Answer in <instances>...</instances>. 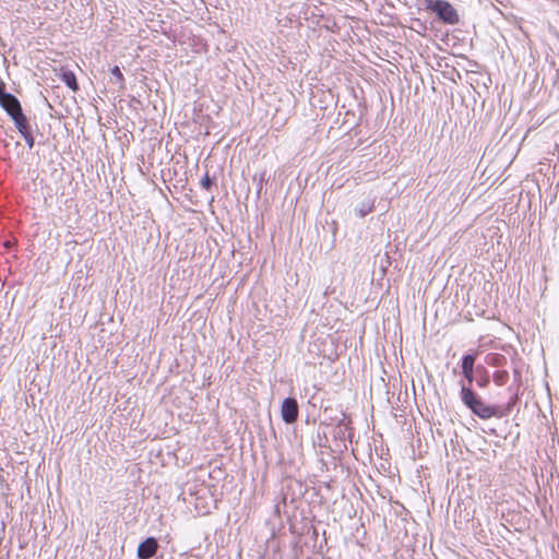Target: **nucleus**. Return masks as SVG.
Returning <instances> with one entry per match:
<instances>
[{"label":"nucleus","mask_w":559,"mask_h":559,"mask_svg":"<svg viewBox=\"0 0 559 559\" xmlns=\"http://www.w3.org/2000/svg\"><path fill=\"white\" fill-rule=\"evenodd\" d=\"M12 119V121L14 122L17 131L21 133H26V131L31 130V126L28 123V120L26 118V116L23 114V111L21 112H16V115H11L10 117Z\"/></svg>","instance_id":"7"},{"label":"nucleus","mask_w":559,"mask_h":559,"mask_svg":"<svg viewBox=\"0 0 559 559\" xmlns=\"http://www.w3.org/2000/svg\"><path fill=\"white\" fill-rule=\"evenodd\" d=\"M0 106L9 117L23 111L20 100L13 94L5 92V84L2 81H0Z\"/></svg>","instance_id":"3"},{"label":"nucleus","mask_w":559,"mask_h":559,"mask_svg":"<svg viewBox=\"0 0 559 559\" xmlns=\"http://www.w3.org/2000/svg\"><path fill=\"white\" fill-rule=\"evenodd\" d=\"M461 400L481 419H488L496 415L495 407L486 405L465 383L461 384Z\"/></svg>","instance_id":"1"},{"label":"nucleus","mask_w":559,"mask_h":559,"mask_svg":"<svg viewBox=\"0 0 559 559\" xmlns=\"http://www.w3.org/2000/svg\"><path fill=\"white\" fill-rule=\"evenodd\" d=\"M428 9L431 10L437 16L447 24H456L459 22V14L453 5L443 0L430 1Z\"/></svg>","instance_id":"2"},{"label":"nucleus","mask_w":559,"mask_h":559,"mask_svg":"<svg viewBox=\"0 0 559 559\" xmlns=\"http://www.w3.org/2000/svg\"><path fill=\"white\" fill-rule=\"evenodd\" d=\"M22 138L24 139L25 143L27 144L28 148H33L35 145V139L31 132V130L26 131V133H21Z\"/></svg>","instance_id":"10"},{"label":"nucleus","mask_w":559,"mask_h":559,"mask_svg":"<svg viewBox=\"0 0 559 559\" xmlns=\"http://www.w3.org/2000/svg\"><path fill=\"white\" fill-rule=\"evenodd\" d=\"M374 207V200L371 198H367L362 200L356 207L355 213L359 217H365L367 214L372 212Z\"/></svg>","instance_id":"9"},{"label":"nucleus","mask_w":559,"mask_h":559,"mask_svg":"<svg viewBox=\"0 0 559 559\" xmlns=\"http://www.w3.org/2000/svg\"><path fill=\"white\" fill-rule=\"evenodd\" d=\"M476 356L472 354L464 355L462 358V373L467 380L469 386L474 380V365Z\"/></svg>","instance_id":"6"},{"label":"nucleus","mask_w":559,"mask_h":559,"mask_svg":"<svg viewBox=\"0 0 559 559\" xmlns=\"http://www.w3.org/2000/svg\"><path fill=\"white\" fill-rule=\"evenodd\" d=\"M158 549V543L154 537H147L143 540L138 547V558L139 559H151L155 556Z\"/></svg>","instance_id":"5"},{"label":"nucleus","mask_w":559,"mask_h":559,"mask_svg":"<svg viewBox=\"0 0 559 559\" xmlns=\"http://www.w3.org/2000/svg\"><path fill=\"white\" fill-rule=\"evenodd\" d=\"M111 74L117 80V82L122 86V84H123V74L120 71L119 67H117V66L114 67L111 69Z\"/></svg>","instance_id":"11"},{"label":"nucleus","mask_w":559,"mask_h":559,"mask_svg":"<svg viewBox=\"0 0 559 559\" xmlns=\"http://www.w3.org/2000/svg\"><path fill=\"white\" fill-rule=\"evenodd\" d=\"M299 408L294 397H286L281 407V415L286 424H293L297 420Z\"/></svg>","instance_id":"4"},{"label":"nucleus","mask_w":559,"mask_h":559,"mask_svg":"<svg viewBox=\"0 0 559 559\" xmlns=\"http://www.w3.org/2000/svg\"><path fill=\"white\" fill-rule=\"evenodd\" d=\"M487 382H488V380L485 379V380H479L477 383L479 386H485Z\"/></svg>","instance_id":"14"},{"label":"nucleus","mask_w":559,"mask_h":559,"mask_svg":"<svg viewBox=\"0 0 559 559\" xmlns=\"http://www.w3.org/2000/svg\"><path fill=\"white\" fill-rule=\"evenodd\" d=\"M61 80L73 92L79 91V84L75 74L71 70L61 69Z\"/></svg>","instance_id":"8"},{"label":"nucleus","mask_w":559,"mask_h":559,"mask_svg":"<svg viewBox=\"0 0 559 559\" xmlns=\"http://www.w3.org/2000/svg\"><path fill=\"white\" fill-rule=\"evenodd\" d=\"M507 378H508V374H507V372H504V371L497 372V373L495 374V381H496L498 384H503V383H504V381L507 380Z\"/></svg>","instance_id":"13"},{"label":"nucleus","mask_w":559,"mask_h":559,"mask_svg":"<svg viewBox=\"0 0 559 559\" xmlns=\"http://www.w3.org/2000/svg\"><path fill=\"white\" fill-rule=\"evenodd\" d=\"M213 185V180L210 178V176L206 174L202 180H201V187L209 190Z\"/></svg>","instance_id":"12"}]
</instances>
